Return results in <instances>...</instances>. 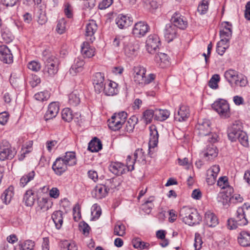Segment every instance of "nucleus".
I'll use <instances>...</instances> for the list:
<instances>
[{"mask_svg": "<svg viewBox=\"0 0 250 250\" xmlns=\"http://www.w3.org/2000/svg\"><path fill=\"white\" fill-rule=\"evenodd\" d=\"M210 122L208 119H203L198 122L196 125L195 132L201 137H207V141L211 143H215L218 141V135L215 132L211 131Z\"/></svg>", "mask_w": 250, "mask_h": 250, "instance_id": "nucleus-1", "label": "nucleus"}, {"mask_svg": "<svg viewBox=\"0 0 250 250\" xmlns=\"http://www.w3.org/2000/svg\"><path fill=\"white\" fill-rule=\"evenodd\" d=\"M179 216L183 222L189 226L199 224L202 221V217L194 208L183 207L180 210Z\"/></svg>", "mask_w": 250, "mask_h": 250, "instance_id": "nucleus-2", "label": "nucleus"}, {"mask_svg": "<svg viewBox=\"0 0 250 250\" xmlns=\"http://www.w3.org/2000/svg\"><path fill=\"white\" fill-rule=\"evenodd\" d=\"M224 76L231 85L234 84L237 86L244 87L248 83L246 77L241 74L239 75L237 71L233 69L226 71L225 72Z\"/></svg>", "mask_w": 250, "mask_h": 250, "instance_id": "nucleus-3", "label": "nucleus"}, {"mask_svg": "<svg viewBox=\"0 0 250 250\" xmlns=\"http://www.w3.org/2000/svg\"><path fill=\"white\" fill-rule=\"evenodd\" d=\"M127 114L125 112L122 111L118 113H115L111 118L108 120V125L109 128L114 131L118 130L125 123Z\"/></svg>", "mask_w": 250, "mask_h": 250, "instance_id": "nucleus-4", "label": "nucleus"}, {"mask_svg": "<svg viewBox=\"0 0 250 250\" xmlns=\"http://www.w3.org/2000/svg\"><path fill=\"white\" fill-rule=\"evenodd\" d=\"M16 151L9 143L4 140L0 144V160L4 161L13 159L16 154Z\"/></svg>", "mask_w": 250, "mask_h": 250, "instance_id": "nucleus-5", "label": "nucleus"}, {"mask_svg": "<svg viewBox=\"0 0 250 250\" xmlns=\"http://www.w3.org/2000/svg\"><path fill=\"white\" fill-rule=\"evenodd\" d=\"M212 108L222 117L228 118L230 116L229 105L227 101L219 99L211 105Z\"/></svg>", "mask_w": 250, "mask_h": 250, "instance_id": "nucleus-6", "label": "nucleus"}, {"mask_svg": "<svg viewBox=\"0 0 250 250\" xmlns=\"http://www.w3.org/2000/svg\"><path fill=\"white\" fill-rule=\"evenodd\" d=\"M45 66L44 69V74L48 76L53 77L57 74L59 64V60L57 58H48L45 62Z\"/></svg>", "mask_w": 250, "mask_h": 250, "instance_id": "nucleus-7", "label": "nucleus"}, {"mask_svg": "<svg viewBox=\"0 0 250 250\" xmlns=\"http://www.w3.org/2000/svg\"><path fill=\"white\" fill-rule=\"evenodd\" d=\"M112 181L113 180L108 179L106 182L105 185L96 186L92 192L93 196L98 199L105 197L107 194L110 188H112L111 186L109 188V185Z\"/></svg>", "mask_w": 250, "mask_h": 250, "instance_id": "nucleus-8", "label": "nucleus"}, {"mask_svg": "<svg viewBox=\"0 0 250 250\" xmlns=\"http://www.w3.org/2000/svg\"><path fill=\"white\" fill-rule=\"evenodd\" d=\"M146 49L150 54H154L159 48L160 45V40L156 34L150 35L146 40Z\"/></svg>", "mask_w": 250, "mask_h": 250, "instance_id": "nucleus-9", "label": "nucleus"}, {"mask_svg": "<svg viewBox=\"0 0 250 250\" xmlns=\"http://www.w3.org/2000/svg\"><path fill=\"white\" fill-rule=\"evenodd\" d=\"M170 23L178 29L184 30L188 26L186 19L179 13L175 12L170 19Z\"/></svg>", "mask_w": 250, "mask_h": 250, "instance_id": "nucleus-10", "label": "nucleus"}, {"mask_svg": "<svg viewBox=\"0 0 250 250\" xmlns=\"http://www.w3.org/2000/svg\"><path fill=\"white\" fill-rule=\"evenodd\" d=\"M134 81L139 85H144L145 78L146 77V69L143 66H138L134 67Z\"/></svg>", "mask_w": 250, "mask_h": 250, "instance_id": "nucleus-11", "label": "nucleus"}, {"mask_svg": "<svg viewBox=\"0 0 250 250\" xmlns=\"http://www.w3.org/2000/svg\"><path fill=\"white\" fill-rule=\"evenodd\" d=\"M178 29L172 23L166 24L164 31V37L166 40L169 42L175 39L178 35Z\"/></svg>", "mask_w": 250, "mask_h": 250, "instance_id": "nucleus-12", "label": "nucleus"}, {"mask_svg": "<svg viewBox=\"0 0 250 250\" xmlns=\"http://www.w3.org/2000/svg\"><path fill=\"white\" fill-rule=\"evenodd\" d=\"M92 81L95 91L98 93H101L103 91L104 85L105 84L104 74L101 72L95 73L92 77Z\"/></svg>", "mask_w": 250, "mask_h": 250, "instance_id": "nucleus-13", "label": "nucleus"}, {"mask_svg": "<svg viewBox=\"0 0 250 250\" xmlns=\"http://www.w3.org/2000/svg\"><path fill=\"white\" fill-rule=\"evenodd\" d=\"M67 167L62 157H60L56 159L52 165V168L56 175L61 176L66 171Z\"/></svg>", "mask_w": 250, "mask_h": 250, "instance_id": "nucleus-14", "label": "nucleus"}, {"mask_svg": "<svg viewBox=\"0 0 250 250\" xmlns=\"http://www.w3.org/2000/svg\"><path fill=\"white\" fill-rule=\"evenodd\" d=\"M148 29L149 26L146 22L139 21L134 25L132 33L135 37L141 38L146 35L148 32Z\"/></svg>", "mask_w": 250, "mask_h": 250, "instance_id": "nucleus-15", "label": "nucleus"}, {"mask_svg": "<svg viewBox=\"0 0 250 250\" xmlns=\"http://www.w3.org/2000/svg\"><path fill=\"white\" fill-rule=\"evenodd\" d=\"M109 171L117 176L121 175L125 173V166L119 162H111L108 167Z\"/></svg>", "mask_w": 250, "mask_h": 250, "instance_id": "nucleus-16", "label": "nucleus"}, {"mask_svg": "<svg viewBox=\"0 0 250 250\" xmlns=\"http://www.w3.org/2000/svg\"><path fill=\"white\" fill-rule=\"evenodd\" d=\"M97 30V25L95 21L91 20L86 24L85 35L87 41L92 42L95 40L94 34Z\"/></svg>", "mask_w": 250, "mask_h": 250, "instance_id": "nucleus-17", "label": "nucleus"}, {"mask_svg": "<svg viewBox=\"0 0 250 250\" xmlns=\"http://www.w3.org/2000/svg\"><path fill=\"white\" fill-rule=\"evenodd\" d=\"M219 171L218 165H214L207 170L206 181L208 185H212L215 183Z\"/></svg>", "mask_w": 250, "mask_h": 250, "instance_id": "nucleus-18", "label": "nucleus"}, {"mask_svg": "<svg viewBox=\"0 0 250 250\" xmlns=\"http://www.w3.org/2000/svg\"><path fill=\"white\" fill-rule=\"evenodd\" d=\"M190 115L189 107L182 105L180 107L177 113L174 115V120L178 122L186 121Z\"/></svg>", "mask_w": 250, "mask_h": 250, "instance_id": "nucleus-19", "label": "nucleus"}, {"mask_svg": "<svg viewBox=\"0 0 250 250\" xmlns=\"http://www.w3.org/2000/svg\"><path fill=\"white\" fill-rule=\"evenodd\" d=\"M13 55L11 51L6 45L0 46V60L6 63H11L13 62Z\"/></svg>", "mask_w": 250, "mask_h": 250, "instance_id": "nucleus-20", "label": "nucleus"}, {"mask_svg": "<svg viewBox=\"0 0 250 250\" xmlns=\"http://www.w3.org/2000/svg\"><path fill=\"white\" fill-rule=\"evenodd\" d=\"M59 111V106L56 102L50 103L48 107V109L46 112L44 118L45 121H47L55 118Z\"/></svg>", "mask_w": 250, "mask_h": 250, "instance_id": "nucleus-21", "label": "nucleus"}, {"mask_svg": "<svg viewBox=\"0 0 250 250\" xmlns=\"http://www.w3.org/2000/svg\"><path fill=\"white\" fill-rule=\"evenodd\" d=\"M84 63L85 62L82 58L78 57L76 58L69 70L70 73L72 75H75L77 73L82 72Z\"/></svg>", "mask_w": 250, "mask_h": 250, "instance_id": "nucleus-22", "label": "nucleus"}, {"mask_svg": "<svg viewBox=\"0 0 250 250\" xmlns=\"http://www.w3.org/2000/svg\"><path fill=\"white\" fill-rule=\"evenodd\" d=\"M118 84L114 82L110 81L104 85L103 90L107 96H114L118 93Z\"/></svg>", "mask_w": 250, "mask_h": 250, "instance_id": "nucleus-23", "label": "nucleus"}, {"mask_svg": "<svg viewBox=\"0 0 250 250\" xmlns=\"http://www.w3.org/2000/svg\"><path fill=\"white\" fill-rule=\"evenodd\" d=\"M150 138L149 147H154L157 146L158 142L159 134L156 127L152 125L149 127Z\"/></svg>", "mask_w": 250, "mask_h": 250, "instance_id": "nucleus-24", "label": "nucleus"}, {"mask_svg": "<svg viewBox=\"0 0 250 250\" xmlns=\"http://www.w3.org/2000/svg\"><path fill=\"white\" fill-rule=\"evenodd\" d=\"M132 18L124 15H119L116 20L118 26L123 29L130 26L132 23Z\"/></svg>", "mask_w": 250, "mask_h": 250, "instance_id": "nucleus-25", "label": "nucleus"}, {"mask_svg": "<svg viewBox=\"0 0 250 250\" xmlns=\"http://www.w3.org/2000/svg\"><path fill=\"white\" fill-rule=\"evenodd\" d=\"M81 52L84 57L91 58L95 55V48L87 42H83L81 46Z\"/></svg>", "mask_w": 250, "mask_h": 250, "instance_id": "nucleus-26", "label": "nucleus"}, {"mask_svg": "<svg viewBox=\"0 0 250 250\" xmlns=\"http://www.w3.org/2000/svg\"><path fill=\"white\" fill-rule=\"evenodd\" d=\"M35 200V190L33 188L27 190L23 196V201L25 202V205L27 207H31L34 205Z\"/></svg>", "mask_w": 250, "mask_h": 250, "instance_id": "nucleus-27", "label": "nucleus"}, {"mask_svg": "<svg viewBox=\"0 0 250 250\" xmlns=\"http://www.w3.org/2000/svg\"><path fill=\"white\" fill-rule=\"evenodd\" d=\"M204 221L206 225L209 227H215L218 223L216 216L209 211L206 212Z\"/></svg>", "mask_w": 250, "mask_h": 250, "instance_id": "nucleus-28", "label": "nucleus"}, {"mask_svg": "<svg viewBox=\"0 0 250 250\" xmlns=\"http://www.w3.org/2000/svg\"><path fill=\"white\" fill-rule=\"evenodd\" d=\"M203 153L205 158H207L208 160H211L217 156L218 150L216 146L211 145L207 146Z\"/></svg>", "mask_w": 250, "mask_h": 250, "instance_id": "nucleus-29", "label": "nucleus"}, {"mask_svg": "<svg viewBox=\"0 0 250 250\" xmlns=\"http://www.w3.org/2000/svg\"><path fill=\"white\" fill-rule=\"evenodd\" d=\"M235 223L239 226H244L248 224V221L246 218L244 209L242 208H239L236 213V217L234 218Z\"/></svg>", "mask_w": 250, "mask_h": 250, "instance_id": "nucleus-30", "label": "nucleus"}, {"mask_svg": "<svg viewBox=\"0 0 250 250\" xmlns=\"http://www.w3.org/2000/svg\"><path fill=\"white\" fill-rule=\"evenodd\" d=\"M62 157L67 166H73L77 164V158L75 152H66L65 155Z\"/></svg>", "mask_w": 250, "mask_h": 250, "instance_id": "nucleus-31", "label": "nucleus"}, {"mask_svg": "<svg viewBox=\"0 0 250 250\" xmlns=\"http://www.w3.org/2000/svg\"><path fill=\"white\" fill-rule=\"evenodd\" d=\"M63 213L61 210L55 211L52 215V219L55 224L57 229L61 228L63 224Z\"/></svg>", "mask_w": 250, "mask_h": 250, "instance_id": "nucleus-32", "label": "nucleus"}, {"mask_svg": "<svg viewBox=\"0 0 250 250\" xmlns=\"http://www.w3.org/2000/svg\"><path fill=\"white\" fill-rule=\"evenodd\" d=\"M238 242L242 247L250 246V233L248 231H242L238 237Z\"/></svg>", "mask_w": 250, "mask_h": 250, "instance_id": "nucleus-33", "label": "nucleus"}, {"mask_svg": "<svg viewBox=\"0 0 250 250\" xmlns=\"http://www.w3.org/2000/svg\"><path fill=\"white\" fill-rule=\"evenodd\" d=\"M138 122V118L135 116H131L129 119L123 124L125 131L130 133L133 131L135 125Z\"/></svg>", "mask_w": 250, "mask_h": 250, "instance_id": "nucleus-34", "label": "nucleus"}, {"mask_svg": "<svg viewBox=\"0 0 250 250\" xmlns=\"http://www.w3.org/2000/svg\"><path fill=\"white\" fill-rule=\"evenodd\" d=\"M154 113V119L160 121L166 120L170 115L169 111L167 109H155Z\"/></svg>", "mask_w": 250, "mask_h": 250, "instance_id": "nucleus-35", "label": "nucleus"}, {"mask_svg": "<svg viewBox=\"0 0 250 250\" xmlns=\"http://www.w3.org/2000/svg\"><path fill=\"white\" fill-rule=\"evenodd\" d=\"M52 202L50 199L46 198H42L38 202L37 209L45 211L51 208Z\"/></svg>", "mask_w": 250, "mask_h": 250, "instance_id": "nucleus-36", "label": "nucleus"}, {"mask_svg": "<svg viewBox=\"0 0 250 250\" xmlns=\"http://www.w3.org/2000/svg\"><path fill=\"white\" fill-rule=\"evenodd\" d=\"M102 148L101 141L97 138L95 137L88 144V150L94 152H98Z\"/></svg>", "mask_w": 250, "mask_h": 250, "instance_id": "nucleus-37", "label": "nucleus"}, {"mask_svg": "<svg viewBox=\"0 0 250 250\" xmlns=\"http://www.w3.org/2000/svg\"><path fill=\"white\" fill-rule=\"evenodd\" d=\"M14 187L10 186L6 189L1 196V198L4 203H9L14 195Z\"/></svg>", "mask_w": 250, "mask_h": 250, "instance_id": "nucleus-38", "label": "nucleus"}, {"mask_svg": "<svg viewBox=\"0 0 250 250\" xmlns=\"http://www.w3.org/2000/svg\"><path fill=\"white\" fill-rule=\"evenodd\" d=\"M80 103V98L78 91L75 90L68 95V103L72 106H76Z\"/></svg>", "mask_w": 250, "mask_h": 250, "instance_id": "nucleus-39", "label": "nucleus"}, {"mask_svg": "<svg viewBox=\"0 0 250 250\" xmlns=\"http://www.w3.org/2000/svg\"><path fill=\"white\" fill-rule=\"evenodd\" d=\"M242 130L238 129L236 128L235 125L232 126L228 131V138L231 142H235L238 140L240 132H242Z\"/></svg>", "mask_w": 250, "mask_h": 250, "instance_id": "nucleus-40", "label": "nucleus"}, {"mask_svg": "<svg viewBox=\"0 0 250 250\" xmlns=\"http://www.w3.org/2000/svg\"><path fill=\"white\" fill-rule=\"evenodd\" d=\"M125 52L126 56L131 57L135 55L139 49V45L137 43H129L124 47Z\"/></svg>", "mask_w": 250, "mask_h": 250, "instance_id": "nucleus-41", "label": "nucleus"}, {"mask_svg": "<svg viewBox=\"0 0 250 250\" xmlns=\"http://www.w3.org/2000/svg\"><path fill=\"white\" fill-rule=\"evenodd\" d=\"M229 195L224 193L221 192L219 193L217 197V200L219 202L221 203L223 206L226 208H228L230 205Z\"/></svg>", "mask_w": 250, "mask_h": 250, "instance_id": "nucleus-42", "label": "nucleus"}, {"mask_svg": "<svg viewBox=\"0 0 250 250\" xmlns=\"http://www.w3.org/2000/svg\"><path fill=\"white\" fill-rule=\"evenodd\" d=\"M35 173L34 171H32L27 174H24L21 177L20 179V185L21 187H24L30 181L32 180L34 178Z\"/></svg>", "mask_w": 250, "mask_h": 250, "instance_id": "nucleus-43", "label": "nucleus"}, {"mask_svg": "<svg viewBox=\"0 0 250 250\" xmlns=\"http://www.w3.org/2000/svg\"><path fill=\"white\" fill-rule=\"evenodd\" d=\"M34 247V242L32 240H27L23 243L17 246L15 248V250H33Z\"/></svg>", "mask_w": 250, "mask_h": 250, "instance_id": "nucleus-44", "label": "nucleus"}, {"mask_svg": "<svg viewBox=\"0 0 250 250\" xmlns=\"http://www.w3.org/2000/svg\"><path fill=\"white\" fill-rule=\"evenodd\" d=\"M220 35L221 38V40L224 41L226 40V42L228 43L232 35L231 28L230 27L224 28L220 31Z\"/></svg>", "mask_w": 250, "mask_h": 250, "instance_id": "nucleus-45", "label": "nucleus"}, {"mask_svg": "<svg viewBox=\"0 0 250 250\" xmlns=\"http://www.w3.org/2000/svg\"><path fill=\"white\" fill-rule=\"evenodd\" d=\"M154 110L147 109L143 113V119L144 122L147 124L151 122L153 118H154Z\"/></svg>", "mask_w": 250, "mask_h": 250, "instance_id": "nucleus-46", "label": "nucleus"}, {"mask_svg": "<svg viewBox=\"0 0 250 250\" xmlns=\"http://www.w3.org/2000/svg\"><path fill=\"white\" fill-rule=\"evenodd\" d=\"M134 161L136 162H143L146 161V154L142 148L136 149L134 153Z\"/></svg>", "mask_w": 250, "mask_h": 250, "instance_id": "nucleus-47", "label": "nucleus"}, {"mask_svg": "<svg viewBox=\"0 0 250 250\" xmlns=\"http://www.w3.org/2000/svg\"><path fill=\"white\" fill-rule=\"evenodd\" d=\"M91 220H96L101 216L102 214L101 208L100 206H98L97 204H94L93 205L91 208Z\"/></svg>", "mask_w": 250, "mask_h": 250, "instance_id": "nucleus-48", "label": "nucleus"}, {"mask_svg": "<svg viewBox=\"0 0 250 250\" xmlns=\"http://www.w3.org/2000/svg\"><path fill=\"white\" fill-rule=\"evenodd\" d=\"M228 44L226 42V40H220L217 44L216 52L220 55H222L225 52L226 49L228 47Z\"/></svg>", "mask_w": 250, "mask_h": 250, "instance_id": "nucleus-49", "label": "nucleus"}, {"mask_svg": "<svg viewBox=\"0 0 250 250\" xmlns=\"http://www.w3.org/2000/svg\"><path fill=\"white\" fill-rule=\"evenodd\" d=\"M114 234L116 235L123 236L125 234V227L121 223H117L114 228Z\"/></svg>", "mask_w": 250, "mask_h": 250, "instance_id": "nucleus-50", "label": "nucleus"}, {"mask_svg": "<svg viewBox=\"0 0 250 250\" xmlns=\"http://www.w3.org/2000/svg\"><path fill=\"white\" fill-rule=\"evenodd\" d=\"M154 200V197L153 196H150L145 202L144 204L142 205L143 209L145 211V212L149 213L151 211L152 208L153 207V205L152 204V203Z\"/></svg>", "mask_w": 250, "mask_h": 250, "instance_id": "nucleus-51", "label": "nucleus"}, {"mask_svg": "<svg viewBox=\"0 0 250 250\" xmlns=\"http://www.w3.org/2000/svg\"><path fill=\"white\" fill-rule=\"evenodd\" d=\"M1 39L3 42L9 43L13 41L14 36L9 31L2 30H1Z\"/></svg>", "mask_w": 250, "mask_h": 250, "instance_id": "nucleus-52", "label": "nucleus"}, {"mask_svg": "<svg viewBox=\"0 0 250 250\" xmlns=\"http://www.w3.org/2000/svg\"><path fill=\"white\" fill-rule=\"evenodd\" d=\"M62 119L66 121L69 122L73 119V115L71 110L69 108H64L62 112Z\"/></svg>", "mask_w": 250, "mask_h": 250, "instance_id": "nucleus-53", "label": "nucleus"}, {"mask_svg": "<svg viewBox=\"0 0 250 250\" xmlns=\"http://www.w3.org/2000/svg\"><path fill=\"white\" fill-rule=\"evenodd\" d=\"M62 250H78V247L74 242L63 241L61 244Z\"/></svg>", "mask_w": 250, "mask_h": 250, "instance_id": "nucleus-54", "label": "nucleus"}, {"mask_svg": "<svg viewBox=\"0 0 250 250\" xmlns=\"http://www.w3.org/2000/svg\"><path fill=\"white\" fill-rule=\"evenodd\" d=\"M155 59L157 63H163L167 64L169 62V57L165 53H160L155 57Z\"/></svg>", "mask_w": 250, "mask_h": 250, "instance_id": "nucleus-55", "label": "nucleus"}, {"mask_svg": "<svg viewBox=\"0 0 250 250\" xmlns=\"http://www.w3.org/2000/svg\"><path fill=\"white\" fill-rule=\"evenodd\" d=\"M209 0H203L198 5L197 10L201 14H205L208 8Z\"/></svg>", "mask_w": 250, "mask_h": 250, "instance_id": "nucleus-56", "label": "nucleus"}, {"mask_svg": "<svg viewBox=\"0 0 250 250\" xmlns=\"http://www.w3.org/2000/svg\"><path fill=\"white\" fill-rule=\"evenodd\" d=\"M34 98L39 101H46L49 98V93L47 91L38 92L35 94Z\"/></svg>", "mask_w": 250, "mask_h": 250, "instance_id": "nucleus-57", "label": "nucleus"}, {"mask_svg": "<svg viewBox=\"0 0 250 250\" xmlns=\"http://www.w3.org/2000/svg\"><path fill=\"white\" fill-rule=\"evenodd\" d=\"M220 81V76L218 74L213 75L208 82V85L213 89L218 87V83Z\"/></svg>", "mask_w": 250, "mask_h": 250, "instance_id": "nucleus-58", "label": "nucleus"}, {"mask_svg": "<svg viewBox=\"0 0 250 250\" xmlns=\"http://www.w3.org/2000/svg\"><path fill=\"white\" fill-rule=\"evenodd\" d=\"M240 132V134H239V137L238 140L243 146H248L249 145L248 137L246 133L243 131H242V132Z\"/></svg>", "mask_w": 250, "mask_h": 250, "instance_id": "nucleus-59", "label": "nucleus"}, {"mask_svg": "<svg viewBox=\"0 0 250 250\" xmlns=\"http://www.w3.org/2000/svg\"><path fill=\"white\" fill-rule=\"evenodd\" d=\"M28 68L35 72L39 71L41 69V64L36 61H31L28 63Z\"/></svg>", "mask_w": 250, "mask_h": 250, "instance_id": "nucleus-60", "label": "nucleus"}, {"mask_svg": "<svg viewBox=\"0 0 250 250\" xmlns=\"http://www.w3.org/2000/svg\"><path fill=\"white\" fill-rule=\"evenodd\" d=\"M65 29V21L62 19L59 21L57 25L56 30L58 33L62 34Z\"/></svg>", "mask_w": 250, "mask_h": 250, "instance_id": "nucleus-61", "label": "nucleus"}, {"mask_svg": "<svg viewBox=\"0 0 250 250\" xmlns=\"http://www.w3.org/2000/svg\"><path fill=\"white\" fill-rule=\"evenodd\" d=\"M132 158L130 155H128L126 159V165L125 166L126 171H132L134 169V165L135 164L134 159L132 161Z\"/></svg>", "mask_w": 250, "mask_h": 250, "instance_id": "nucleus-62", "label": "nucleus"}, {"mask_svg": "<svg viewBox=\"0 0 250 250\" xmlns=\"http://www.w3.org/2000/svg\"><path fill=\"white\" fill-rule=\"evenodd\" d=\"M132 158L130 155H128L126 159V165L125 166L126 171H132L134 169V165L135 164L134 159L132 161Z\"/></svg>", "mask_w": 250, "mask_h": 250, "instance_id": "nucleus-63", "label": "nucleus"}, {"mask_svg": "<svg viewBox=\"0 0 250 250\" xmlns=\"http://www.w3.org/2000/svg\"><path fill=\"white\" fill-rule=\"evenodd\" d=\"M113 3V0H103L99 4V8L101 10L105 9L109 7Z\"/></svg>", "mask_w": 250, "mask_h": 250, "instance_id": "nucleus-64", "label": "nucleus"}]
</instances>
